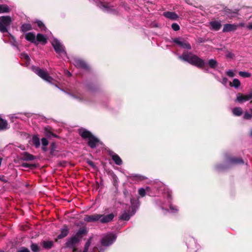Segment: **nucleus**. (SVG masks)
I'll return each instance as SVG.
<instances>
[{"mask_svg": "<svg viewBox=\"0 0 252 252\" xmlns=\"http://www.w3.org/2000/svg\"><path fill=\"white\" fill-rule=\"evenodd\" d=\"M8 123L6 120L0 118V131L8 129Z\"/></svg>", "mask_w": 252, "mask_h": 252, "instance_id": "nucleus-23", "label": "nucleus"}, {"mask_svg": "<svg viewBox=\"0 0 252 252\" xmlns=\"http://www.w3.org/2000/svg\"><path fill=\"white\" fill-rule=\"evenodd\" d=\"M12 22V19L10 16H1L0 17V31L2 32H6L8 28Z\"/></svg>", "mask_w": 252, "mask_h": 252, "instance_id": "nucleus-6", "label": "nucleus"}, {"mask_svg": "<svg viewBox=\"0 0 252 252\" xmlns=\"http://www.w3.org/2000/svg\"><path fill=\"white\" fill-rule=\"evenodd\" d=\"M88 164H89L90 166H91L92 167H95L94 164V163L93 161H89L88 162Z\"/></svg>", "mask_w": 252, "mask_h": 252, "instance_id": "nucleus-49", "label": "nucleus"}, {"mask_svg": "<svg viewBox=\"0 0 252 252\" xmlns=\"http://www.w3.org/2000/svg\"><path fill=\"white\" fill-rule=\"evenodd\" d=\"M53 245V242L52 241H44L42 242V246L45 249H51Z\"/></svg>", "mask_w": 252, "mask_h": 252, "instance_id": "nucleus-27", "label": "nucleus"}, {"mask_svg": "<svg viewBox=\"0 0 252 252\" xmlns=\"http://www.w3.org/2000/svg\"><path fill=\"white\" fill-rule=\"evenodd\" d=\"M87 233V230L85 228H81L79 229L75 236L78 237L80 240L82 236Z\"/></svg>", "mask_w": 252, "mask_h": 252, "instance_id": "nucleus-24", "label": "nucleus"}, {"mask_svg": "<svg viewBox=\"0 0 252 252\" xmlns=\"http://www.w3.org/2000/svg\"><path fill=\"white\" fill-rule=\"evenodd\" d=\"M237 28V26L235 24H226L223 26L222 32H229L235 31Z\"/></svg>", "mask_w": 252, "mask_h": 252, "instance_id": "nucleus-17", "label": "nucleus"}, {"mask_svg": "<svg viewBox=\"0 0 252 252\" xmlns=\"http://www.w3.org/2000/svg\"><path fill=\"white\" fill-rule=\"evenodd\" d=\"M244 118L246 119H249L252 118L251 114H249L248 112H246L244 115Z\"/></svg>", "mask_w": 252, "mask_h": 252, "instance_id": "nucleus-45", "label": "nucleus"}, {"mask_svg": "<svg viewBox=\"0 0 252 252\" xmlns=\"http://www.w3.org/2000/svg\"><path fill=\"white\" fill-rule=\"evenodd\" d=\"M18 252H30V251L27 248L23 247L20 249Z\"/></svg>", "mask_w": 252, "mask_h": 252, "instance_id": "nucleus-46", "label": "nucleus"}, {"mask_svg": "<svg viewBox=\"0 0 252 252\" xmlns=\"http://www.w3.org/2000/svg\"><path fill=\"white\" fill-rule=\"evenodd\" d=\"M9 118L11 120H12L14 118L19 119H22V117H21V115H19V114L11 115L9 116Z\"/></svg>", "mask_w": 252, "mask_h": 252, "instance_id": "nucleus-42", "label": "nucleus"}, {"mask_svg": "<svg viewBox=\"0 0 252 252\" xmlns=\"http://www.w3.org/2000/svg\"><path fill=\"white\" fill-rule=\"evenodd\" d=\"M161 208H162V210H164H164H165V211H168V210L165 208V205H163V206H161Z\"/></svg>", "mask_w": 252, "mask_h": 252, "instance_id": "nucleus-53", "label": "nucleus"}, {"mask_svg": "<svg viewBox=\"0 0 252 252\" xmlns=\"http://www.w3.org/2000/svg\"><path fill=\"white\" fill-rule=\"evenodd\" d=\"M239 74L240 76L244 78H249L251 76L250 73L246 71H239Z\"/></svg>", "mask_w": 252, "mask_h": 252, "instance_id": "nucleus-37", "label": "nucleus"}, {"mask_svg": "<svg viewBox=\"0 0 252 252\" xmlns=\"http://www.w3.org/2000/svg\"><path fill=\"white\" fill-rule=\"evenodd\" d=\"M79 239L74 236L68 239L66 243V247L73 249V251H76L75 247L77 244L80 242Z\"/></svg>", "mask_w": 252, "mask_h": 252, "instance_id": "nucleus-9", "label": "nucleus"}, {"mask_svg": "<svg viewBox=\"0 0 252 252\" xmlns=\"http://www.w3.org/2000/svg\"><path fill=\"white\" fill-rule=\"evenodd\" d=\"M0 252H2V251H0Z\"/></svg>", "mask_w": 252, "mask_h": 252, "instance_id": "nucleus-60", "label": "nucleus"}, {"mask_svg": "<svg viewBox=\"0 0 252 252\" xmlns=\"http://www.w3.org/2000/svg\"><path fill=\"white\" fill-rule=\"evenodd\" d=\"M232 112L234 115L239 116L242 114V109L240 107H236L233 109Z\"/></svg>", "mask_w": 252, "mask_h": 252, "instance_id": "nucleus-35", "label": "nucleus"}, {"mask_svg": "<svg viewBox=\"0 0 252 252\" xmlns=\"http://www.w3.org/2000/svg\"><path fill=\"white\" fill-rule=\"evenodd\" d=\"M250 135L252 137V130L251 131Z\"/></svg>", "mask_w": 252, "mask_h": 252, "instance_id": "nucleus-57", "label": "nucleus"}, {"mask_svg": "<svg viewBox=\"0 0 252 252\" xmlns=\"http://www.w3.org/2000/svg\"><path fill=\"white\" fill-rule=\"evenodd\" d=\"M71 62L74 64V65L78 68H81L84 69H87L88 65L87 63L83 61L78 58H74Z\"/></svg>", "mask_w": 252, "mask_h": 252, "instance_id": "nucleus-10", "label": "nucleus"}, {"mask_svg": "<svg viewBox=\"0 0 252 252\" xmlns=\"http://www.w3.org/2000/svg\"><path fill=\"white\" fill-rule=\"evenodd\" d=\"M32 70L38 76L41 77L44 80L51 83L53 79L44 70L38 67L33 66L32 67Z\"/></svg>", "mask_w": 252, "mask_h": 252, "instance_id": "nucleus-4", "label": "nucleus"}, {"mask_svg": "<svg viewBox=\"0 0 252 252\" xmlns=\"http://www.w3.org/2000/svg\"><path fill=\"white\" fill-rule=\"evenodd\" d=\"M210 29L211 30L218 31H219L221 27V24L220 21L214 20L209 22Z\"/></svg>", "mask_w": 252, "mask_h": 252, "instance_id": "nucleus-14", "label": "nucleus"}, {"mask_svg": "<svg viewBox=\"0 0 252 252\" xmlns=\"http://www.w3.org/2000/svg\"><path fill=\"white\" fill-rule=\"evenodd\" d=\"M22 158L24 160H32L34 159V157L33 156L25 152L24 153Z\"/></svg>", "mask_w": 252, "mask_h": 252, "instance_id": "nucleus-28", "label": "nucleus"}, {"mask_svg": "<svg viewBox=\"0 0 252 252\" xmlns=\"http://www.w3.org/2000/svg\"><path fill=\"white\" fill-rule=\"evenodd\" d=\"M31 249L33 252H39L40 249L39 246L35 244H32L31 246Z\"/></svg>", "mask_w": 252, "mask_h": 252, "instance_id": "nucleus-39", "label": "nucleus"}, {"mask_svg": "<svg viewBox=\"0 0 252 252\" xmlns=\"http://www.w3.org/2000/svg\"><path fill=\"white\" fill-rule=\"evenodd\" d=\"M227 163L229 165L239 164L244 163L243 160L241 158H230L227 159Z\"/></svg>", "mask_w": 252, "mask_h": 252, "instance_id": "nucleus-18", "label": "nucleus"}, {"mask_svg": "<svg viewBox=\"0 0 252 252\" xmlns=\"http://www.w3.org/2000/svg\"><path fill=\"white\" fill-rule=\"evenodd\" d=\"M226 56L228 58H232L233 57V54H232L231 53H228L227 55H226Z\"/></svg>", "mask_w": 252, "mask_h": 252, "instance_id": "nucleus-50", "label": "nucleus"}, {"mask_svg": "<svg viewBox=\"0 0 252 252\" xmlns=\"http://www.w3.org/2000/svg\"><path fill=\"white\" fill-rule=\"evenodd\" d=\"M92 237L90 238L87 241V242L86 243L84 247V249L83 251V252H88L89 250V248L90 246L91 243V240H92Z\"/></svg>", "mask_w": 252, "mask_h": 252, "instance_id": "nucleus-36", "label": "nucleus"}, {"mask_svg": "<svg viewBox=\"0 0 252 252\" xmlns=\"http://www.w3.org/2000/svg\"><path fill=\"white\" fill-rule=\"evenodd\" d=\"M163 188L164 190V193L165 194L167 198V204L166 206H168L169 207L171 213H175L178 211V209L176 206H174L171 203V191L167 188H165L164 186Z\"/></svg>", "mask_w": 252, "mask_h": 252, "instance_id": "nucleus-8", "label": "nucleus"}, {"mask_svg": "<svg viewBox=\"0 0 252 252\" xmlns=\"http://www.w3.org/2000/svg\"><path fill=\"white\" fill-rule=\"evenodd\" d=\"M117 236L113 233H109L104 235L101 240V245L108 247L112 245L116 240Z\"/></svg>", "mask_w": 252, "mask_h": 252, "instance_id": "nucleus-7", "label": "nucleus"}, {"mask_svg": "<svg viewBox=\"0 0 252 252\" xmlns=\"http://www.w3.org/2000/svg\"><path fill=\"white\" fill-rule=\"evenodd\" d=\"M79 133L83 138L88 139V145L92 148H95L99 142L97 138L93 136L90 131L85 129H79Z\"/></svg>", "mask_w": 252, "mask_h": 252, "instance_id": "nucleus-2", "label": "nucleus"}, {"mask_svg": "<svg viewBox=\"0 0 252 252\" xmlns=\"http://www.w3.org/2000/svg\"><path fill=\"white\" fill-rule=\"evenodd\" d=\"M112 158L117 165H120L122 164V160L120 157L115 153L111 154Z\"/></svg>", "mask_w": 252, "mask_h": 252, "instance_id": "nucleus-22", "label": "nucleus"}, {"mask_svg": "<svg viewBox=\"0 0 252 252\" xmlns=\"http://www.w3.org/2000/svg\"><path fill=\"white\" fill-rule=\"evenodd\" d=\"M6 36H7L8 38V41H9L12 45L15 46H17L16 41L15 40L14 37L13 35H12L9 32H8L7 34L4 35L5 37H6Z\"/></svg>", "mask_w": 252, "mask_h": 252, "instance_id": "nucleus-26", "label": "nucleus"}, {"mask_svg": "<svg viewBox=\"0 0 252 252\" xmlns=\"http://www.w3.org/2000/svg\"><path fill=\"white\" fill-rule=\"evenodd\" d=\"M138 193L141 197H144L146 194V190L143 188H140L138 190Z\"/></svg>", "mask_w": 252, "mask_h": 252, "instance_id": "nucleus-41", "label": "nucleus"}, {"mask_svg": "<svg viewBox=\"0 0 252 252\" xmlns=\"http://www.w3.org/2000/svg\"><path fill=\"white\" fill-rule=\"evenodd\" d=\"M252 98V92H250L246 95H238L237 96V101L242 103L244 101H248Z\"/></svg>", "mask_w": 252, "mask_h": 252, "instance_id": "nucleus-13", "label": "nucleus"}, {"mask_svg": "<svg viewBox=\"0 0 252 252\" xmlns=\"http://www.w3.org/2000/svg\"><path fill=\"white\" fill-rule=\"evenodd\" d=\"M227 81H228V79L226 77H223L222 78V81H221V83L224 84V85H226L227 83Z\"/></svg>", "mask_w": 252, "mask_h": 252, "instance_id": "nucleus-47", "label": "nucleus"}, {"mask_svg": "<svg viewBox=\"0 0 252 252\" xmlns=\"http://www.w3.org/2000/svg\"><path fill=\"white\" fill-rule=\"evenodd\" d=\"M51 43L56 52L62 58L66 57V53L65 51L64 48L60 41L55 38L51 41Z\"/></svg>", "mask_w": 252, "mask_h": 252, "instance_id": "nucleus-5", "label": "nucleus"}, {"mask_svg": "<svg viewBox=\"0 0 252 252\" xmlns=\"http://www.w3.org/2000/svg\"><path fill=\"white\" fill-rule=\"evenodd\" d=\"M32 143L36 148L39 147L40 145L39 138L36 135L33 136L32 138Z\"/></svg>", "mask_w": 252, "mask_h": 252, "instance_id": "nucleus-29", "label": "nucleus"}, {"mask_svg": "<svg viewBox=\"0 0 252 252\" xmlns=\"http://www.w3.org/2000/svg\"><path fill=\"white\" fill-rule=\"evenodd\" d=\"M68 228L67 226L64 225L61 230V233L58 236V239H61L66 237L68 233Z\"/></svg>", "mask_w": 252, "mask_h": 252, "instance_id": "nucleus-19", "label": "nucleus"}, {"mask_svg": "<svg viewBox=\"0 0 252 252\" xmlns=\"http://www.w3.org/2000/svg\"><path fill=\"white\" fill-rule=\"evenodd\" d=\"M4 40L5 42L7 41V39L6 38H4Z\"/></svg>", "mask_w": 252, "mask_h": 252, "instance_id": "nucleus-58", "label": "nucleus"}, {"mask_svg": "<svg viewBox=\"0 0 252 252\" xmlns=\"http://www.w3.org/2000/svg\"><path fill=\"white\" fill-rule=\"evenodd\" d=\"M149 187H147V188H146V189H147V190H149Z\"/></svg>", "mask_w": 252, "mask_h": 252, "instance_id": "nucleus-59", "label": "nucleus"}, {"mask_svg": "<svg viewBox=\"0 0 252 252\" xmlns=\"http://www.w3.org/2000/svg\"><path fill=\"white\" fill-rule=\"evenodd\" d=\"M36 23H37L38 27L40 28L41 29V30H45L46 29L44 25L41 21H37Z\"/></svg>", "mask_w": 252, "mask_h": 252, "instance_id": "nucleus-40", "label": "nucleus"}, {"mask_svg": "<svg viewBox=\"0 0 252 252\" xmlns=\"http://www.w3.org/2000/svg\"><path fill=\"white\" fill-rule=\"evenodd\" d=\"M247 28L249 30H252V23H250L247 26Z\"/></svg>", "mask_w": 252, "mask_h": 252, "instance_id": "nucleus-52", "label": "nucleus"}, {"mask_svg": "<svg viewBox=\"0 0 252 252\" xmlns=\"http://www.w3.org/2000/svg\"><path fill=\"white\" fill-rule=\"evenodd\" d=\"M171 27L173 29V30L175 31H177L179 30V29H180L179 26L176 23L172 24Z\"/></svg>", "mask_w": 252, "mask_h": 252, "instance_id": "nucleus-43", "label": "nucleus"}, {"mask_svg": "<svg viewBox=\"0 0 252 252\" xmlns=\"http://www.w3.org/2000/svg\"><path fill=\"white\" fill-rule=\"evenodd\" d=\"M38 41L45 44L47 42L46 38L42 34L38 33L36 37V42Z\"/></svg>", "mask_w": 252, "mask_h": 252, "instance_id": "nucleus-25", "label": "nucleus"}, {"mask_svg": "<svg viewBox=\"0 0 252 252\" xmlns=\"http://www.w3.org/2000/svg\"><path fill=\"white\" fill-rule=\"evenodd\" d=\"M20 58L25 61L26 65H28L30 63V58L29 56L26 53H22L20 55Z\"/></svg>", "mask_w": 252, "mask_h": 252, "instance_id": "nucleus-32", "label": "nucleus"}, {"mask_svg": "<svg viewBox=\"0 0 252 252\" xmlns=\"http://www.w3.org/2000/svg\"><path fill=\"white\" fill-rule=\"evenodd\" d=\"M41 143L42 144V149L43 151H45L46 150V146L48 145V141L45 138H42L41 139Z\"/></svg>", "mask_w": 252, "mask_h": 252, "instance_id": "nucleus-38", "label": "nucleus"}, {"mask_svg": "<svg viewBox=\"0 0 252 252\" xmlns=\"http://www.w3.org/2000/svg\"><path fill=\"white\" fill-rule=\"evenodd\" d=\"M226 74L227 76L230 77H233L235 76V73L231 70H228L226 71Z\"/></svg>", "mask_w": 252, "mask_h": 252, "instance_id": "nucleus-44", "label": "nucleus"}, {"mask_svg": "<svg viewBox=\"0 0 252 252\" xmlns=\"http://www.w3.org/2000/svg\"><path fill=\"white\" fill-rule=\"evenodd\" d=\"M112 6V8H113V10H112V11L111 12H113V13H115V12H113L114 11V8H113V6Z\"/></svg>", "mask_w": 252, "mask_h": 252, "instance_id": "nucleus-55", "label": "nucleus"}, {"mask_svg": "<svg viewBox=\"0 0 252 252\" xmlns=\"http://www.w3.org/2000/svg\"><path fill=\"white\" fill-rule=\"evenodd\" d=\"M163 15L166 18L171 20H176L178 18L177 14L173 12H164Z\"/></svg>", "mask_w": 252, "mask_h": 252, "instance_id": "nucleus-20", "label": "nucleus"}, {"mask_svg": "<svg viewBox=\"0 0 252 252\" xmlns=\"http://www.w3.org/2000/svg\"><path fill=\"white\" fill-rule=\"evenodd\" d=\"M240 82L237 79H234L232 82H230V86L238 88L240 86Z\"/></svg>", "mask_w": 252, "mask_h": 252, "instance_id": "nucleus-33", "label": "nucleus"}, {"mask_svg": "<svg viewBox=\"0 0 252 252\" xmlns=\"http://www.w3.org/2000/svg\"><path fill=\"white\" fill-rule=\"evenodd\" d=\"M179 58L181 60L188 62L191 64L201 68L206 71H208L205 61L190 52H184L182 55L179 56Z\"/></svg>", "mask_w": 252, "mask_h": 252, "instance_id": "nucleus-1", "label": "nucleus"}, {"mask_svg": "<svg viewBox=\"0 0 252 252\" xmlns=\"http://www.w3.org/2000/svg\"><path fill=\"white\" fill-rule=\"evenodd\" d=\"M114 217V215L112 213L106 215H100L99 221L102 223H107L111 221Z\"/></svg>", "mask_w": 252, "mask_h": 252, "instance_id": "nucleus-12", "label": "nucleus"}, {"mask_svg": "<svg viewBox=\"0 0 252 252\" xmlns=\"http://www.w3.org/2000/svg\"><path fill=\"white\" fill-rule=\"evenodd\" d=\"M21 29L23 32H26L31 30L32 29V27L30 24H24L22 25Z\"/></svg>", "mask_w": 252, "mask_h": 252, "instance_id": "nucleus-31", "label": "nucleus"}, {"mask_svg": "<svg viewBox=\"0 0 252 252\" xmlns=\"http://www.w3.org/2000/svg\"><path fill=\"white\" fill-rule=\"evenodd\" d=\"M100 215L94 214L92 215H87L84 218V220L87 222H95L99 220Z\"/></svg>", "mask_w": 252, "mask_h": 252, "instance_id": "nucleus-15", "label": "nucleus"}, {"mask_svg": "<svg viewBox=\"0 0 252 252\" xmlns=\"http://www.w3.org/2000/svg\"><path fill=\"white\" fill-rule=\"evenodd\" d=\"M250 111H251V115L252 117V109H250Z\"/></svg>", "mask_w": 252, "mask_h": 252, "instance_id": "nucleus-56", "label": "nucleus"}, {"mask_svg": "<svg viewBox=\"0 0 252 252\" xmlns=\"http://www.w3.org/2000/svg\"><path fill=\"white\" fill-rule=\"evenodd\" d=\"M9 11V8L7 5L0 4V13H6Z\"/></svg>", "mask_w": 252, "mask_h": 252, "instance_id": "nucleus-34", "label": "nucleus"}, {"mask_svg": "<svg viewBox=\"0 0 252 252\" xmlns=\"http://www.w3.org/2000/svg\"><path fill=\"white\" fill-rule=\"evenodd\" d=\"M130 202L132 210L131 213H130L129 210L124 211L120 216V219L124 220H128L130 219V216L135 214L136 209L138 207L139 201L138 199H131Z\"/></svg>", "mask_w": 252, "mask_h": 252, "instance_id": "nucleus-3", "label": "nucleus"}, {"mask_svg": "<svg viewBox=\"0 0 252 252\" xmlns=\"http://www.w3.org/2000/svg\"><path fill=\"white\" fill-rule=\"evenodd\" d=\"M22 166L25 167V168H28L30 167V165L26 163H23L22 164Z\"/></svg>", "mask_w": 252, "mask_h": 252, "instance_id": "nucleus-48", "label": "nucleus"}, {"mask_svg": "<svg viewBox=\"0 0 252 252\" xmlns=\"http://www.w3.org/2000/svg\"><path fill=\"white\" fill-rule=\"evenodd\" d=\"M238 27H243L245 26V24L243 23H239L238 25H236Z\"/></svg>", "mask_w": 252, "mask_h": 252, "instance_id": "nucleus-51", "label": "nucleus"}, {"mask_svg": "<svg viewBox=\"0 0 252 252\" xmlns=\"http://www.w3.org/2000/svg\"><path fill=\"white\" fill-rule=\"evenodd\" d=\"M76 98L77 99H78V100H83L82 97H81V96H77V97H76Z\"/></svg>", "mask_w": 252, "mask_h": 252, "instance_id": "nucleus-54", "label": "nucleus"}, {"mask_svg": "<svg viewBox=\"0 0 252 252\" xmlns=\"http://www.w3.org/2000/svg\"><path fill=\"white\" fill-rule=\"evenodd\" d=\"M173 41L174 43L177 44L181 47L188 49H191V46L189 44L183 39L175 38L173 40Z\"/></svg>", "mask_w": 252, "mask_h": 252, "instance_id": "nucleus-11", "label": "nucleus"}, {"mask_svg": "<svg viewBox=\"0 0 252 252\" xmlns=\"http://www.w3.org/2000/svg\"><path fill=\"white\" fill-rule=\"evenodd\" d=\"M98 6L105 12H110L112 11V6L108 3H103L100 2L98 4Z\"/></svg>", "mask_w": 252, "mask_h": 252, "instance_id": "nucleus-16", "label": "nucleus"}, {"mask_svg": "<svg viewBox=\"0 0 252 252\" xmlns=\"http://www.w3.org/2000/svg\"><path fill=\"white\" fill-rule=\"evenodd\" d=\"M25 37L27 40L32 43H36V36L34 33L28 32L26 34Z\"/></svg>", "mask_w": 252, "mask_h": 252, "instance_id": "nucleus-21", "label": "nucleus"}, {"mask_svg": "<svg viewBox=\"0 0 252 252\" xmlns=\"http://www.w3.org/2000/svg\"><path fill=\"white\" fill-rule=\"evenodd\" d=\"M208 64L212 68H215L217 67L218 63L217 61L214 59H210L208 61Z\"/></svg>", "mask_w": 252, "mask_h": 252, "instance_id": "nucleus-30", "label": "nucleus"}]
</instances>
